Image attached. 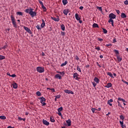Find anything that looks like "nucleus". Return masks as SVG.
Wrapping results in <instances>:
<instances>
[{"label": "nucleus", "instance_id": "obj_5", "mask_svg": "<svg viewBox=\"0 0 128 128\" xmlns=\"http://www.w3.org/2000/svg\"><path fill=\"white\" fill-rule=\"evenodd\" d=\"M73 78H74V80H78L80 79V78H78V74L77 72L74 74Z\"/></svg>", "mask_w": 128, "mask_h": 128}, {"label": "nucleus", "instance_id": "obj_10", "mask_svg": "<svg viewBox=\"0 0 128 128\" xmlns=\"http://www.w3.org/2000/svg\"><path fill=\"white\" fill-rule=\"evenodd\" d=\"M42 123L45 125V126H50V122H48L46 120H42Z\"/></svg>", "mask_w": 128, "mask_h": 128}, {"label": "nucleus", "instance_id": "obj_38", "mask_svg": "<svg viewBox=\"0 0 128 128\" xmlns=\"http://www.w3.org/2000/svg\"><path fill=\"white\" fill-rule=\"evenodd\" d=\"M91 110L93 114H94V111L96 110V108H92Z\"/></svg>", "mask_w": 128, "mask_h": 128}, {"label": "nucleus", "instance_id": "obj_63", "mask_svg": "<svg viewBox=\"0 0 128 128\" xmlns=\"http://www.w3.org/2000/svg\"><path fill=\"white\" fill-rule=\"evenodd\" d=\"M118 100H122V98H118Z\"/></svg>", "mask_w": 128, "mask_h": 128}, {"label": "nucleus", "instance_id": "obj_62", "mask_svg": "<svg viewBox=\"0 0 128 128\" xmlns=\"http://www.w3.org/2000/svg\"><path fill=\"white\" fill-rule=\"evenodd\" d=\"M76 60H80V58H78V56H76Z\"/></svg>", "mask_w": 128, "mask_h": 128}, {"label": "nucleus", "instance_id": "obj_28", "mask_svg": "<svg viewBox=\"0 0 128 128\" xmlns=\"http://www.w3.org/2000/svg\"><path fill=\"white\" fill-rule=\"evenodd\" d=\"M16 14H18V16H24V13L21 12H18Z\"/></svg>", "mask_w": 128, "mask_h": 128}, {"label": "nucleus", "instance_id": "obj_27", "mask_svg": "<svg viewBox=\"0 0 128 128\" xmlns=\"http://www.w3.org/2000/svg\"><path fill=\"white\" fill-rule=\"evenodd\" d=\"M108 76H110V78H114V76H112V73H110V72H108L107 73Z\"/></svg>", "mask_w": 128, "mask_h": 128}, {"label": "nucleus", "instance_id": "obj_48", "mask_svg": "<svg viewBox=\"0 0 128 128\" xmlns=\"http://www.w3.org/2000/svg\"><path fill=\"white\" fill-rule=\"evenodd\" d=\"M118 106H120V108H122V104H120V102L118 101Z\"/></svg>", "mask_w": 128, "mask_h": 128}, {"label": "nucleus", "instance_id": "obj_4", "mask_svg": "<svg viewBox=\"0 0 128 128\" xmlns=\"http://www.w3.org/2000/svg\"><path fill=\"white\" fill-rule=\"evenodd\" d=\"M36 68L38 72H40V74H42V72H44V67L38 66Z\"/></svg>", "mask_w": 128, "mask_h": 128}, {"label": "nucleus", "instance_id": "obj_8", "mask_svg": "<svg viewBox=\"0 0 128 128\" xmlns=\"http://www.w3.org/2000/svg\"><path fill=\"white\" fill-rule=\"evenodd\" d=\"M42 24H40V26L42 28H44V26H46V22H44V19L42 20Z\"/></svg>", "mask_w": 128, "mask_h": 128}, {"label": "nucleus", "instance_id": "obj_30", "mask_svg": "<svg viewBox=\"0 0 128 128\" xmlns=\"http://www.w3.org/2000/svg\"><path fill=\"white\" fill-rule=\"evenodd\" d=\"M92 28H98V24L94 23L92 24Z\"/></svg>", "mask_w": 128, "mask_h": 128}, {"label": "nucleus", "instance_id": "obj_14", "mask_svg": "<svg viewBox=\"0 0 128 128\" xmlns=\"http://www.w3.org/2000/svg\"><path fill=\"white\" fill-rule=\"evenodd\" d=\"M120 124L121 128H126V125H124V122L120 121Z\"/></svg>", "mask_w": 128, "mask_h": 128}, {"label": "nucleus", "instance_id": "obj_57", "mask_svg": "<svg viewBox=\"0 0 128 128\" xmlns=\"http://www.w3.org/2000/svg\"><path fill=\"white\" fill-rule=\"evenodd\" d=\"M58 116H62V112H58Z\"/></svg>", "mask_w": 128, "mask_h": 128}, {"label": "nucleus", "instance_id": "obj_56", "mask_svg": "<svg viewBox=\"0 0 128 128\" xmlns=\"http://www.w3.org/2000/svg\"><path fill=\"white\" fill-rule=\"evenodd\" d=\"M116 12H117L118 14H120V10H116Z\"/></svg>", "mask_w": 128, "mask_h": 128}, {"label": "nucleus", "instance_id": "obj_55", "mask_svg": "<svg viewBox=\"0 0 128 128\" xmlns=\"http://www.w3.org/2000/svg\"><path fill=\"white\" fill-rule=\"evenodd\" d=\"M96 66H99V68H102V66L100 64H98V62H96Z\"/></svg>", "mask_w": 128, "mask_h": 128}, {"label": "nucleus", "instance_id": "obj_40", "mask_svg": "<svg viewBox=\"0 0 128 128\" xmlns=\"http://www.w3.org/2000/svg\"><path fill=\"white\" fill-rule=\"evenodd\" d=\"M77 70H78V72H82V70H80V68L79 66H77Z\"/></svg>", "mask_w": 128, "mask_h": 128}, {"label": "nucleus", "instance_id": "obj_9", "mask_svg": "<svg viewBox=\"0 0 128 128\" xmlns=\"http://www.w3.org/2000/svg\"><path fill=\"white\" fill-rule=\"evenodd\" d=\"M64 92H66V94H74V92L72 91V90H64Z\"/></svg>", "mask_w": 128, "mask_h": 128}, {"label": "nucleus", "instance_id": "obj_1", "mask_svg": "<svg viewBox=\"0 0 128 128\" xmlns=\"http://www.w3.org/2000/svg\"><path fill=\"white\" fill-rule=\"evenodd\" d=\"M34 9L32 8H29V9H26L25 10V12L26 14H29L30 16H31L32 18H34V16H36V12H33Z\"/></svg>", "mask_w": 128, "mask_h": 128}, {"label": "nucleus", "instance_id": "obj_6", "mask_svg": "<svg viewBox=\"0 0 128 128\" xmlns=\"http://www.w3.org/2000/svg\"><path fill=\"white\" fill-rule=\"evenodd\" d=\"M24 30H26L27 32H28V34H32V30H30V29L28 28L26 26H24Z\"/></svg>", "mask_w": 128, "mask_h": 128}, {"label": "nucleus", "instance_id": "obj_13", "mask_svg": "<svg viewBox=\"0 0 128 128\" xmlns=\"http://www.w3.org/2000/svg\"><path fill=\"white\" fill-rule=\"evenodd\" d=\"M55 78H58V80H62V76L60 74H56L54 76Z\"/></svg>", "mask_w": 128, "mask_h": 128}, {"label": "nucleus", "instance_id": "obj_26", "mask_svg": "<svg viewBox=\"0 0 128 128\" xmlns=\"http://www.w3.org/2000/svg\"><path fill=\"white\" fill-rule=\"evenodd\" d=\"M105 46H107V48H112V44H107L105 45Z\"/></svg>", "mask_w": 128, "mask_h": 128}, {"label": "nucleus", "instance_id": "obj_29", "mask_svg": "<svg viewBox=\"0 0 128 128\" xmlns=\"http://www.w3.org/2000/svg\"><path fill=\"white\" fill-rule=\"evenodd\" d=\"M66 64H68V61H65L64 63H63L60 65V66H66Z\"/></svg>", "mask_w": 128, "mask_h": 128}, {"label": "nucleus", "instance_id": "obj_32", "mask_svg": "<svg viewBox=\"0 0 128 128\" xmlns=\"http://www.w3.org/2000/svg\"><path fill=\"white\" fill-rule=\"evenodd\" d=\"M36 96H42V94L40 93V91H38V92H36Z\"/></svg>", "mask_w": 128, "mask_h": 128}, {"label": "nucleus", "instance_id": "obj_35", "mask_svg": "<svg viewBox=\"0 0 128 128\" xmlns=\"http://www.w3.org/2000/svg\"><path fill=\"white\" fill-rule=\"evenodd\" d=\"M63 110L62 107H60L58 109V112H61Z\"/></svg>", "mask_w": 128, "mask_h": 128}, {"label": "nucleus", "instance_id": "obj_50", "mask_svg": "<svg viewBox=\"0 0 128 128\" xmlns=\"http://www.w3.org/2000/svg\"><path fill=\"white\" fill-rule=\"evenodd\" d=\"M61 35L62 36H66V32H61Z\"/></svg>", "mask_w": 128, "mask_h": 128}, {"label": "nucleus", "instance_id": "obj_54", "mask_svg": "<svg viewBox=\"0 0 128 128\" xmlns=\"http://www.w3.org/2000/svg\"><path fill=\"white\" fill-rule=\"evenodd\" d=\"M38 2L40 4H41V6H42L44 4V3L42 2L40 0H38Z\"/></svg>", "mask_w": 128, "mask_h": 128}, {"label": "nucleus", "instance_id": "obj_16", "mask_svg": "<svg viewBox=\"0 0 128 128\" xmlns=\"http://www.w3.org/2000/svg\"><path fill=\"white\" fill-rule=\"evenodd\" d=\"M112 83L109 82L105 86V88H112Z\"/></svg>", "mask_w": 128, "mask_h": 128}, {"label": "nucleus", "instance_id": "obj_15", "mask_svg": "<svg viewBox=\"0 0 128 128\" xmlns=\"http://www.w3.org/2000/svg\"><path fill=\"white\" fill-rule=\"evenodd\" d=\"M75 18L76 20H80V16L78 14H75Z\"/></svg>", "mask_w": 128, "mask_h": 128}, {"label": "nucleus", "instance_id": "obj_43", "mask_svg": "<svg viewBox=\"0 0 128 128\" xmlns=\"http://www.w3.org/2000/svg\"><path fill=\"white\" fill-rule=\"evenodd\" d=\"M98 10H100V12H102V7H97Z\"/></svg>", "mask_w": 128, "mask_h": 128}, {"label": "nucleus", "instance_id": "obj_19", "mask_svg": "<svg viewBox=\"0 0 128 128\" xmlns=\"http://www.w3.org/2000/svg\"><path fill=\"white\" fill-rule=\"evenodd\" d=\"M117 60L118 62H120L122 60V58H121L120 56H118V55L116 56Z\"/></svg>", "mask_w": 128, "mask_h": 128}, {"label": "nucleus", "instance_id": "obj_58", "mask_svg": "<svg viewBox=\"0 0 128 128\" xmlns=\"http://www.w3.org/2000/svg\"><path fill=\"white\" fill-rule=\"evenodd\" d=\"M79 8H80V10H84V6H80Z\"/></svg>", "mask_w": 128, "mask_h": 128}, {"label": "nucleus", "instance_id": "obj_41", "mask_svg": "<svg viewBox=\"0 0 128 128\" xmlns=\"http://www.w3.org/2000/svg\"><path fill=\"white\" fill-rule=\"evenodd\" d=\"M114 102L112 99H110V100H108V104H110V102Z\"/></svg>", "mask_w": 128, "mask_h": 128}, {"label": "nucleus", "instance_id": "obj_53", "mask_svg": "<svg viewBox=\"0 0 128 128\" xmlns=\"http://www.w3.org/2000/svg\"><path fill=\"white\" fill-rule=\"evenodd\" d=\"M12 78H16V74H13L12 75H11Z\"/></svg>", "mask_w": 128, "mask_h": 128}, {"label": "nucleus", "instance_id": "obj_33", "mask_svg": "<svg viewBox=\"0 0 128 128\" xmlns=\"http://www.w3.org/2000/svg\"><path fill=\"white\" fill-rule=\"evenodd\" d=\"M114 52H115V54H116V56H118V54H120V52L116 50H114Z\"/></svg>", "mask_w": 128, "mask_h": 128}, {"label": "nucleus", "instance_id": "obj_59", "mask_svg": "<svg viewBox=\"0 0 128 128\" xmlns=\"http://www.w3.org/2000/svg\"><path fill=\"white\" fill-rule=\"evenodd\" d=\"M102 110V108H98V109H96V110L100 111Z\"/></svg>", "mask_w": 128, "mask_h": 128}, {"label": "nucleus", "instance_id": "obj_24", "mask_svg": "<svg viewBox=\"0 0 128 128\" xmlns=\"http://www.w3.org/2000/svg\"><path fill=\"white\" fill-rule=\"evenodd\" d=\"M50 120L52 122H56V120H54V118L53 116L50 117Z\"/></svg>", "mask_w": 128, "mask_h": 128}, {"label": "nucleus", "instance_id": "obj_61", "mask_svg": "<svg viewBox=\"0 0 128 128\" xmlns=\"http://www.w3.org/2000/svg\"><path fill=\"white\" fill-rule=\"evenodd\" d=\"M18 120H22V118L20 117H18Z\"/></svg>", "mask_w": 128, "mask_h": 128}, {"label": "nucleus", "instance_id": "obj_45", "mask_svg": "<svg viewBox=\"0 0 128 128\" xmlns=\"http://www.w3.org/2000/svg\"><path fill=\"white\" fill-rule=\"evenodd\" d=\"M36 28L37 29H38V30H42V28H40V25H37V26H36Z\"/></svg>", "mask_w": 128, "mask_h": 128}, {"label": "nucleus", "instance_id": "obj_46", "mask_svg": "<svg viewBox=\"0 0 128 128\" xmlns=\"http://www.w3.org/2000/svg\"><path fill=\"white\" fill-rule=\"evenodd\" d=\"M124 4H126V6H128V0H126L124 2Z\"/></svg>", "mask_w": 128, "mask_h": 128}, {"label": "nucleus", "instance_id": "obj_60", "mask_svg": "<svg viewBox=\"0 0 128 128\" xmlns=\"http://www.w3.org/2000/svg\"><path fill=\"white\" fill-rule=\"evenodd\" d=\"M51 90H52V92H56V90H54V88H51Z\"/></svg>", "mask_w": 128, "mask_h": 128}, {"label": "nucleus", "instance_id": "obj_2", "mask_svg": "<svg viewBox=\"0 0 128 128\" xmlns=\"http://www.w3.org/2000/svg\"><path fill=\"white\" fill-rule=\"evenodd\" d=\"M38 100H40V102L42 104V106H44L46 104V98L44 97H40L38 98Z\"/></svg>", "mask_w": 128, "mask_h": 128}, {"label": "nucleus", "instance_id": "obj_51", "mask_svg": "<svg viewBox=\"0 0 128 128\" xmlns=\"http://www.w3.org/2000/svg\"><path fill=\"white\" fill-rule=\"evenodd\" d=\"M114 42H116V38H114L113 39V43L114 44Z\"/></svg>", "mask_w": 128, "mask_h": 128}, {"label": "nucleus", "instance_id": "obj_18", "mask_svg": "<svg viewBox=\"0 0 128 128\" xmlns=\"http://www.w3.org/2000/svg\"><path fill=\"white\" fill-rule=\"evenodd\" d=\"M94 82H95L96 84H98V82H100V79L96 77H95L94 78Z\"/></svg>", "mask_w": 128, "mask_h": 128}, {"label": "nucleus", "instance_id": "obj_37", "mask_svg": "<svg viewBox=\"0 0 128 128\" xmlns=\"http://www.w3.org/2000/svg\"><path fill=\"white\" fill-rule=\"evenodd\" d=\"M0 118L1 120H6V116H0Z\"/></svg>", "mask_w": 128, "mask_h": 128}, {"label": "nucleus", "instance_id": "obj_17", "mask_svg": "<svg viewBox=\"0 0 128 128\" xmlns=\"http://www.w3.org/2000/svg\"><path fill=\"white\" fill-rule=\"evenodd\" d=\"M51 18L53 20H54V22H60V18H56L54 17H51Z\"/></svg>", "mask_w": 128, "mask_h": 128}, {"label": "nucleus", "instance_id": "obj_22", "mask_svg": "<svg viewBox=\"0 0 128 128\" xmlns=\"http://www.w3.org/2000/svg\"><path fill=\"white\" fill-rule=\"evenodd\" d=\"M60 28H61V30H62L63 31H64V30H66V26H64V24H62L60 25Z\"/></svg>", "mask_w": 128, "mask_h": 128}, {"label": "nucleus", "instance_id": "obj_64", "mask_svg": "<svg viewBox=\"0 0 128 128\" xmlns=\"http://www.w3.org/2000/svg\"><path fill=\"white\" fill-rule=\"evenodd\" d=\"M7 75L9 76H11L10 74V72H7Z\"/></svg>", "mask_w": 128, "mask_h": 128}, {"label": "nucleus", "instance_id": "obj_3", "mask_svg": "<svg viewBox=\"0 0 128 128\" xmlns=\"http://www.w3.org/2000/svg\"><path fill=\"white\" fill-rule=\"evenodd\" d=\"M10 18H11V20L12 22V24L14 26V28H17V26H16V18H14V16L11 15L10 16Z\"/></svg>", "mask_w": 128, "mask_h": 128}, {"label": "nucleus", "instance_id": "obj_25", "mask_svg": "<svg viewBox=\"0 0 128 128\" xmlns=\"http://www.w3.org/2000/svg\"><path fill=\"white\" fill-rule=\"evenodd\" d=\"M120 119L122 120V122H124V116H122V114L120 116Z\"/></svg>", "mask_w": 128, "mask_h": 128}, {"label": "nucleus", "instance_id": "obj_39", "mask_svg": "<svg viewBox=\"0 0 128 128\" xmlns=\"http://www.w3.org/2000/svg\"><path fill=\"white\" fill-rule=\"evenodd\" d=\"M95 50H100V46L96 47V46H95Z\"/></svg>", "mask_w": 128, "mask_h": 128}, {"label": "nucleus", "instance_id": "obj_49", "mask_svg": "<svg viewBox=\"0 0 128 128\" xmlns=\"http://www.w3.org/2000/svg\"><path fill=\"white\" fill-rule=\"evenodd\" d=\"M55 97L56 98H60V94L57 95V96H55Z\"/></svg>", "mask_w": 128, "mask_h": 128}, {"label": "nucleus", "instance_id": "obj_47", "mask_svg": "<svg viewBox=\"0 0 128 128\" xmlns=\"http://www.w3.org/2000/svg\"><path fill=\"white\" fill-rule=\"evenodd\" d=\"M108 22H110H110H114V20H112V18H110V19L108 20Z\"/></svg>", "mask_w": 128, "mask_h": 128}, {"label": "nucleus", "instance_id": "obj_11", "mask_svg": "<svg viewBox=\"0 0 128 128\" xmlns=\"http://www.w3.org/2000/svg\"><path fill=\"white\" fill-rule=\"evenodd\" d=\"M70 12V10L68 9H65L63 10V14H64L66 16H68V14Z\"/></svg>", "mask_w": 128, "mask_h": 128}, {"label": "nucleus", "instance_id": "obj_42", "mask_svg": "<svg viewBox=\"0 0 128 128\" xmlns=\"http://www.w3.org/2000/svg\"><path fill=\"white\" fill-rule=\"evenodd\" d=\"M57 72L58 74H62V76H64V72H60L58 71Z\"/></svg>", "mask_w": 128, "mask_h": 128}, {"label": "nucleus", "instance_id": "obj_20", "mask_svg": "<svg viewBox=\"0 0 128 128\" xmlns=\"http://www.w3.org/2000/svg\"><path fill=\"white\" fill-rule=\"evenodd\" d=\"M120 16L122 18H126V15L124 13H122Z\"/></svg>", "mask_w": 128, "mask_h": 128}, {"label": "nucleus", "instance_id": "obj_36", "mask_svg": "<svg viewBox=\"0 0 128 128\" xmlns=\"http://www.w3.org/2000/svg\"><path fill=\"white\" fill-rule=\"evenodd\" d=\"M4 58H6V56H4L0 55V60H4Z\"/></svg>", "mask_w": 128, "mask_h": 128}, {"label": "nucleus", "instance_id": "obj_23", "mask_svg": "<svg viewBox=\"0 0 128 128\" xmlns=\"http://www.w3.org/2000/svg\"><path fill=\"white\" fill-rule=\"evenodd\" d=\"M62 2L64 4V6H66V4H68V0H62Z\"/></svg>", "mask_w": 128, "mask_h": 128}, {"label": "nucleus", "instance_id": "obj_34", "mask_svg": "<svg viewBox=\"0 0 128 128\" xmlns=\"http://www.w3.org/2000/svg\"><path fill=\"white\" fill-rule=\"evenodd\" d=\"M102 30H103V32L104 34H108V30L104 28H102Z\"/></svg>", "mask_w": 128, "mask_h": 128}, {"label": "nucleus", "instance_id": "obj_44", "mask_svg": "<svg viewBox=\"0 0 128 128\" xmlns=\"http://www.w3.org/2000/svg\"><path fill=\"white\" fill-rule=\"evenodd\" d=\"M92 84L94 88H96V83L95 82H92Z\"/></svg>", "mask_w": 128, "mask_h": 128}, {"label": "nucleus", "instance_id": "obj_52", "mask_svg": "<svg viewBox=\"0 0 128 128\" xmlns=\"http://www.w3.org/2000/svg\"><path fill=\"white\" fill-rule=\"evenodd\" d=\"M98 40H99L100 42H102V40H104V39L100 38H98Z\"/></svg>", "mask_w": 128, "mask_h": 128}, {"label": "nucleus", "instance_id": "obj_31", "mask_svg": "<svg viewBox=\"0 0 128 128\" xmlns=\"http://www.w3.org/2000/svg\"><path fill=\"white\" fill-rule=\"evenodd\" d=\"M42 8L44 12H46V7L44 6V4L42 5Z\"/></svg>", "mask_w": 128, "mask_h": 128}, {"label": "nucleus", "instance_id": "obj_7", "mask_svg": "<svg viewBox=\"0 0 128 128\" xmlns=\"http://www.w3.org/2000/svg\"><path fill=\"white\" fill-rule=\"evenodd\" d=\"M109 18L112 20H114V18H116V16L114 13H111L109 14Z\"/></svg>", "mask_w": 128, "mask_h": 128}, {"label": "nucleus", "instance_id": "obj_21", "mask_svg": "<svg viewBox=\"0 0 128 128\" xmlns=\"http://www.w3.org/2000/svg\"><path fill=\"white\" fill-rule=\"evenodd\" d=\"M12 86H13V88H18V84L14 82V84H12Z\"/></svg>", "mask_w": 128, "mask_h": 128}, {"label": "nucleus", "instance_id": "obj_12", "mask_svg": "<svg viewBox=\"0 0 128 128\" xmlns=\"http://www.w3.org/2000/svg\"><path fill=\"white\" fill-rule=\"evenodd\" d=\"M66 124H68V126H72V121L70 120H68L66 121Z\"/></svg>", "mask_w": 128, "mask_h": 128}]
</instances>
